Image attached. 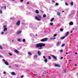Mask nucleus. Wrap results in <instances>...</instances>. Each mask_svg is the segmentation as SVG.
<instances>
[{
	"instance_id": "774afa93",
	"label": "nucleus",
	"mask_w": 78,
	"mask_h": 78,
	"mask_svg": "<svg viewBox=\"0 0 78 78\" xmlns=\"http://www.w3.org/2000/svg\"><path fill=\"white\" fill-rule=\"evenodd\" d=\"M77 66L76 64L75 65V66Z\"/></svg>"
},
{
	"instance_id": "680f3d73",
	"label": "nucleus",
	"mask_w": 78,
	"mask_h": 78,
	"mask_svg": "<svg viewBox=\"0 0 78 78\" xmlns=\"http://www.w3.org/2000/svg\"><path fill=\"white\" fill-rule=\"evenodd\" d=\"M41 12H43V11L41 10Z\"/></svg>"
},
{
	"instance_id": "6e6d98bb",
	"label": "nucleus",
	"mask_w": 78,
	"mask_h": 78,
	"mask_svg": "<svg viewBox=\"0 0 78 78\" xmlns=\"http://www.w3.org/2000/svg\"><path fill=\"white\" fill-rule=\"evenodd\" d=\"M68 61H69V62H70V61H71V60H69Z\"/></svg>"
},
{
	"instance_id": "13d9d810",
	"label": "nucleus",
	"mask_w": 78,
	"mask_h": 78,
	"mask_svg": "<svg viewBox=\"0 0 78 78\" xmlns=\"http://www.w3.org/2000/svg\"><path fill=\"white\" fill-rule=\"evenodd\" d=\"M67 54H68V53L66 52V55H67Z\"/></svg>"
},
{
	"instance_id": "39448f33",
	"label": "nucleus",
	"mask_w": 78,
	"mask_h": 78,
	"mask_svg": "<svg viewBox=\"0 0 78 78\" xmlns=\"http://www.w3.org/2000/svg\"><path fill=\"white\" fill-rule=\"evenodd\" d=\"M2 61H3L4 62H5V64L6 65H7V66H8V65H9V64L8 63V62L5 61V59H3Z\"/></svg>"
},
{
	"instance_id": "864d4df0",
	"label": "nucleus",
	"mask_w": 78,
	"mask_h": 78,
	"mask_svg": "<svg viewBox=\"0 0 78 78\" xmlns=\"http://www.w3.org/2000/svg\"><path fill=\"white\" fill-rule=\"evenodd\" d=\"M50 39H51V40H52V39H53V38H51Z\"/></svg>"
},
{
	"instance_id": "c85d7f7f",
	"label": "nucleus",
	"mask_w": 78,
	"mask_h": 78,
	"mask_svg": "<svg viewBox=\"0 0 78 78\" xmlns=\"http://www.w3.org/2000/svg\"><path fill=\"white\" fill-rule=\"evenodd\" d=\"M64 45H65V44H63L62 45V47H64Z\"/></svg>"
},
{
	"instance_id": "de8ad7c7",
	"label": "nucleus",
	"mask_w": 78,
	"mask_h": 78,
	"mask_svg": "<svg viewBox=\"0 0 78 78\" xmlns=\"http://www.w3.org/2000/svg\"><path fill=\"white\" fill-rule=\"evenodd\" d=\"M60 59H63V57H61Z\"/></svg>"
},
{
	"instance_id": "9d476101",
	"label": "nucleus",
	"mask_w": 78,
	"mask_h": 78,
	"mask_svg": "<svg viewBox=\"0 0 78 78\" xmlns=\"http://www.w3.org/2000/svg\"><path fill=\"white\" fill-rule=\"evenodd\" d=\"M34 59H36L38 57L37 55L36 54L35 55H34Z\"/></svg>"
},
{
	"instance_id": "4be33fe9",
	"label": "nucleus",
	"mask_w": 78,
	"mask_h": 78,
	"mask_svg": "<svg viewBox=\"0 0 78 78\" xmlns=\"http://www.w3.org/2000/svg\"><path fill=\"white\" fill-rule=\"evenodd\" d=\"M10 20H14V18L13 17H11L10 18Z\"/></svg>"
},
{
	"instance_id": "2eb2a0df",
	"label": "nucleus",
	"mask_w": 78,
	"mask_h": 78,
	"mask_svg": "<svg viewBox=\"0 0 78 78\" xmlns=\"http://www.w3.org/2000/svg\"><path fill=\"white\" fill-rule=\"evenodd\" d=\"M11 74L12 75H16V73L14 72H12L11 73Z\"/></svg>"
},
{
	"instance_id": "49530a36",
	"label": "nucleus",
	"mask_w": 78,
	"mask_h": 78,
	"mask_svg": "<svg viewBox=\"0 0 78 78\" xmlns=\"http://www.w3.org/2000/svg\"><path fill=\"white\" fill-rule=\"evenodd\" d=\"M52 2H53V3H55V2L54 0H52Z\"/></svg>"
},
{
	"instance_id": "4d7b16f0",
	"label": "nucleus",
	"mask_w": 78,
	"mask_h": 78,
	"mask_svg": "<svg viewBox=\"0 0 78 78\" xmlns=\"http://www.w3.org/2000/svg\"><path fill=\"white\" fill-rule=\"evenodd\" d=\"M6 6L4 7L5 9H6Z\"/></svg>"
},
{
	"instance_id": "f257e3e1",
	"label": "nucleus",
	"mask_w": 78,
	"mask_h": 78,
	"mask_svg": "<svg viewBox=\"0 0 78 78\" xmlns=\"http://www.w3.org/2000/svg\"><path fill=\"white\" fill-rule=\"evenodd\" d=\"M45 44H38L36 45V48H38V49L41 50V49H42V47H45Z\"/></svg>"
},
{
	"instance_id": "423d86ee",
	"label": "nucleus",
	"mask_w": 78,
	"mask_h": 78,
	"mask_svg": "<svg viewBox=\"0 0 78 78\" xmlns=\"http://www.w3.org/2000/svg\"><path fill=\"white\" fill-rule=\"evenodd\" d=\"M50 56H51V57H52V58H54V59H55V60L57 59V58H56V57L54 55H53L51 54L50 55Z\"/></svg>"
},
{
	"instance_id": "bf43d9fd",
	"label": "nucleus",
	"mask_w": 78,
	"mask_h": 78,
	"mask_svg": "<svg viewBox=\"0 0 78 78\" xmlns=\"http://www.w3.org/2000/svg\"><path fill=\"white\" fill-rule=\"evenodd\" d=\"M75 54L76 55H77V52L75 53Z\"/></svg>"
},
{
	"instance_id": "79ce46f5",
	"label": "nucleus",
	"mask_w": 78,
	"mask_h": 78,
	"mask_svg": "<svg viewBox=\"0 0 78 78\" xmlns=\"http://www.w3.org/2000/svg\"><path fill=\"white\" fill-rule=\"evenodd\" d=\"M43 58H44V59H46V58H45V56H43Z\"/></svg>"
},
{
	"instance_id": "4468645a",
	"label": "nucleus",
	"mask_w": 78,
	"mask_h": 78,
	"mask_svg": "<svg viewBox=\"0 0 78 78\" xmlns=\"http://www.w3.org/2000/svg\"><path fill=\"white\" fill-rule=\"evenodd\" d=\"M73 22L72 21L70 22L69 23V25H73Z\"/></svg>"
},
{
	"instance_id": "412c9836",
	"label": "nucleus",
	"mask_w": 78,
	"mask_h": 78,
	"mask_svg": "<svg viewBox=\"0 0 78 78\" xmlns=\"http://www.w3.org/2000/svg\"><path fill=\"white\" fill-rule=\"evenodd\" d=\"M44 61L45 62H47V58L45 59Z\"/></svg>"
},
{
	"instance_id": "72a5a7b5",
	"label": "nucleus",
	"mask_w": 78,
	"mask_h": 78,
	"mask_svg": "<svg viewBox=\"0 0 78 78\" xmlns=\"http://www.w3.org/2000/svg\"><path fill=\"white\" fill-rule=\"evenodd\" d=\"M48 58H49V59H51V57H50V56H48Z\"/></svg>"
},
{
	"instance_id": "c756f323",
	"label": "nucleus",
	"mask_w": 78,
	"mask_h": 78,
	"mask_svg": "<svg viewBox=\"0 0 78 78\" xmlns=\"http://www.w3.org/2000/svg\"><path fill=\"white\" fill-rule=\"evenodd\" d=\"M0 49H1V50L3 49V47L1 45H0Z\"/></svg>"
},
{
	"instance_id": "7c9ffc66",
	"label": "nucleus",
	"mask_w": 78,
	"mask_h": 78,
	"mask_svg": "<svg viewBox=\"0 0 78 78\" xmlns=\"http://www.w3.org/2000/svg\"><path fill=\"white\" fill-rule=\"evenodd\" d=\"M55 67H59V65L56 64V65H55Z\"/></svg>"
},
{
	"instance_id": "5701e85b",
	"label": "nucleus",
	"mask_w": 78,
	"mask_h": 78,
	"mask_svg": "<svg viewBox=\"0 0 78 78\" xmlns=\"http://www.w3.org/2000/svg\"><path fill=\"white\" fill-rule=\"evenodd\" d=\"M21 40L20 39L18 38L17 39V41L18 42H20Z\"/></svg>"
},
{
	"instance_id": "c9c22d12",
	"label": "nucleus",
	"mask_w": 78,
	"mask_h": 78,
	"mask_svg": "<svg viewBox=\"0 0 78 78\" xmlns=\"http://www.w3.org/2000/svg\"><path fill=\"white\" fill-rule=\"evenodd\" d=\"M57 36V34H55L54 36L53 37H56V36Z\"/></svg>"
},
{
	"instance_id": "6ab92c4d",
	"label": "nucleus",
	"mask_w": 78,
	"mask_h": 78,
	"mask_svg": "<svg viewBox=\"0 0 78 78\" xmlns=\"http://www.w3.org/2000/svg\"><path fill=\"white\" fill-rule=\"evenodd\" d=\"M78 30V27H76L75 28V30L76 31H77Z\"/></svg>"
},
{
	"instance_id": "f8f14e48",
	"label": "nucleus",
	"mask_w": 78,
	"mask_h": 78,
	"mask_svg": "<svg viewBox=\"0 0 78 78\" xmlns=\"http://www.w3.org/2000/svg\"><path fill=\"white\" fill-rule=\"evenodd\" d=\"M21 33V31L20 30L18 31L17 33H16V34L19 35Z\"/></svg>"
},
{
	"instance_id": "4c0bfd02",
	"label": "nucleus",
	"mask_w": 78,
	"mask_h": 78,
	"mask_svg": "<svg viewBox=\"0 0 78 78\" xmlns=\"http://www.w3.org/2000/svg\"><path fill=\"white\" fill-rule=\"evenodd\" d=\"M63 51L62 50H61L60 51V53H62Z\"/></svg>"
},
{
	"instance_id": "0e129e2a",
	"label": "nucleus",
	"mask_w": 78,
	"mask_h": 78,
	"mask_svg": "<svg viewBox=\"0 0 78 78\" xmlns=\"http://www.w3.org/2000/svg\"><path fill=\"white\" fill-rule=\"evenodd\" d=\"M29 2H28L27 3V4H29Z\"/></svg>"
},
{
	"instance_id": "a211bd4d",
	"label": "nucleus",
	"mask_w": 78,
	"mask_h": 78,
	"mask_svg": "<svg viewBox=\"0 0 78 78\" xmlns=\"http://www.w3.org/2000/svg\"><path fill=\"white\" fill-rule=\"evenodd\" d=\"M65 37H66V36H65L64 37H61L60 38V39H62H62H64Z\"/></svg>"
},
{
	"instance_id": "f03ea898",
	"label": "nucleus",
	"mask_w": 78,
	"mask_h": 78,
	"mask_svg": "<svg viewBox=\"0 0 78 78\" xmlns=\"http://www.w3.org/2000/svg\"><path fill=\"white\" fill-rule=\"evenodd\" d=\"M37 16L35 17V19L37 20H38V21H41V19H42V16H41L39 15H37Z\"/></svg>"
},
{
	"instance_id": "338daca9",
	"label": "nucleus",
	"mask_w": 78,
	"mask_h": 78,
	"mask_svg": "<svg viewBox=\"0 0 78 78\" xmlns=\"http://www.w3.org/2000/svg\"><path fill=\"white\" fill-rule=\"evenodd\" d=\"M71 33H72V31H71Z\"/></svg>"
},
{
	"instance_id": "a878e982",
	"label": "nucleus",
	"mask_w": 78,
	"mask_h": 78,
	"mask_svg": "<svg viewBox=\"0 0 78 78\" xmlns=\"http://www.w3.org/2000/svg\"><path fill=\"white\" fill-rule=\"evenodd\" d=\"M43 17H44V18H45V17H46V15H43Z\"/></svg>"
},
{
	"instance_id": "cd10ccee",
	"label": "nucleus",
	"mask_w": 78,
	"mask_h": 78,
	"mask_svg": "<svg viewBox=\"0 0 78 78\" xmlns=\"http://www.w3.org/2000/svg\"><path fill=\"white\" fill-rule=\"evenodd\" d=\"M70 5H73V2H71L70 3Z\"/></svg>"
},
{
	"instance_id": "5fc2aeb1",
	"label": "nucleus",
	"mask_w": 78,
	"mask_h": 78,
	"mask_svg": "<svg viewBox=\"0 0 78 78\" xmlns=\"http://www.w3.org/2000/svg\"><path fill=\"white\" fill-rule=\"evenodd\" d=\"M56 39V38H55V37L53 38V39Z\"/></svg>"
},
{
	"instance_id": "bb28decb",
	"label": "nucleus",
	"mask_w": 78,
	"mask_h": 78,
	"mask_svg": "<svg viewBox=\"0 0 78 78\" xmlns=\"http://www.w3.org/2000/svg\"><path fill=\"white\" fill-rule=\"evenodd\" d=\"M53 25V23H50V25H51V26H52V25Z\"/></svg>"
},
{
	"instance_id": "052dcab7",
	"label": "nucleus",
	"mask_w": 78,
	"mask_h": 78,
	"mask_svg": "<svg viewBox=\"0 0 78 78\" xmlns=\"http://www.w3.org/2000/svg\"><path fill=\"white\" fill-rule=\"evenodd\" d=\"M36 75H37V74H35V75H34V76H36Z\"/></svg>"
},
{
	"instance_id": "ea45409f",
	"label": "nucleus",
	"mask_w": 78,
	"mask_h": 78,
	"mask_svg": "<svg viewBox=\"0 0 78 78\" xmlns=\"http://www.w3.org/2000/svg\"><path fill=\"white\" fill-rule=\"evenodd\" d=\"M65 4L67 6H68L69 5V4H68V3L65 2Z\"/></svg>"
},
{
	"instance_id": "a18cd8bd",
	"label": "nucleus",
	"mask_w": 78,
	"mask_h": 78,
	"mask_svg": "<svg viewBox=\"0 0 78 78\" xmlns=\"http://www.w3.org/2000/svg\"><path fill=\"white\" fill-rule=\"evenodd\" d=\"M23 0H20V2H23Z\"/></svg>"
},
{
	"instance_id": "473e14b6",
	"label": "nucleus",
	"mask_w": 78,
	"mask_h": 78,
	"mask_svg": "<svg viewBox=\"0 0 78 78\" xmlns=\"http://www.w3.org/2000/svg\"><path fill=\"white\" fill-rule=\"evenodd\" d=\"M56 6H58L59 5V4L58 3H56L55 4Z\"/></svg>"
},
{
	"instance_id": "37998d69",
	"label": "nucleus",
	"mask_w": 78,
	"mask_h": 78,
	"mask_svg": "<svg viewBox=\"0 0 78 78\" xmlns=\"http://www.w3.org/2000/svg\"><path fill=\"white\" fill-rule=\"evenodd\" d=\"M0 58H3V56L2 55H0Z\"/></svg>"
},
{
	"instance_id": "20e7f679",
	"label": "nucleus",
	"mask_w": 78,
	"mask_h": 78,
	"mask_svg": "<svg viewBox=\"0 0 78 78\" xmlns=\"http://www.w3.org/2000/svg\"><path fill=\"white\" fill-rule=\"evenodd\" d=\"M7 29H8V28L7 27H5L4 28L3 31L4 32V33L5 34H6L7 33Z\"/></svg>"
},
{
	"instance_id": "c03bdc74",
	"label": "nucleus",
	"mask_w": 78,
	"mask_h": 78,
	"mask_svg": "<svg viewBox=\"0 0 78 78\" xmlns=\"http://www.w3.org/2000/svg\"><path fill=\"white\" fill-rule=\"evenodd\" d=\"M15 66H16V67H19V66H18V65H15Z\"/></svg>"
},
{
	"instance_id": "f3484780",
	"label": "nucleus",
	"mask_w": 78,
	"mask_h": 78,
	"mask_svg": "<svg viewBox=\"0 0 78 78\" xmlns=\"http://www.w3.org/2000/svg\"><path fill=\"white\" fill-rule=\"evenodd\" d=\"M35 12L36 13V14H39V11L38 10H36V11H35Z\"/></svg>"
},
{
	"instance_id": "0eeeda50",
	"label": "nucleus",
	"mask_w": 78,
	"mask_h": 78,
	"mask_svg": "<svg viewBox=\"0 0 78 78\" xmlns=\"http://www.w3.org/2000/svg\"><path fill=\"white\" fill-rule=\"evenodd\" d=\"M20 20L18 21H17V23L16 24V25H17V26H19V25H20Z\"/></svg>"
},
{
	"instance_id": "393cba45",
	"label": "nucleus",
	"mask_w": 78,
	"mask_h": 78,
	"mask_svg": "<svg viewBox=\"0 0 78 78\" xmlns=\"http://www.w3.org/2000/svg\"><path fill=\"white\" fill-rule=\"evenodd\" d=\"M53 20H54V18H52L51 20V21L52 22Z\"/></svg>"
},
{
	"instance_id": "dca6fc26",
	"label": "nucleus",
	"mask_w": 78,
	"mask_h": 78,
	"mask_svg": "<svg viewBox=\"0 0 78 78\" xmlns=\"http://www.w3.org/2000/svg\"><path fill=\"white\" fill-rule=\"evenodd\" d=\"M69 34V32H67L65 35V37H66V36H68V34Z\"/></svg>"
},
{
	"instance_id": "aec40b11",
	"label": "nucleus",
	"mask_w": 78,
	"mask_h": 78,
	"mask_svg": "<svg viewBox=\"0 0 78 78\" xmlns=\"http://www.w3.org/2000/svg\"><path fill=\"white\" fill-rule=\"evenodd\" d=\"M28 55H30V56H31V55H32V54H31V53L30 52H28Z\"/></svg>"
},
{
	"instance_id": "1a4fd4ad",
	"label": "nucleus",
	"mask_w": 78,
	"mask_h": 78,
	"mask_svg": "<svg viewBox=\"0 0 78 78\" xmlns=\"http://www.w3.org/2000/svg\"><path fill=\"white\" fill-rule=\"evenodd\" d=\"M37 53L38 56H41V52L39 51H38L37 52Z\"/></svg>"
},
{
	"instance_id": "3c124183",
	"label": "nucleus",
	"mask_w": 78,
	"mask_h": 78,
	"mask_svg": "<svg viewBox=\"0 0 78 78\" xmlns=\"http://www.w3.org/2000/svg\"><path fill=\"white\" fill-rule=\"evenodd\" d=\"M4 8V7L3 6H2L1 8V9H3Z\"/></svg>"
},
{
	"instance_id": "2f4dec72",
	"label": "nucleus",
	"mask_w": 78,
	"mask_h": 78,
	"mask_svg": "<svg viewBox=\"0 0 78 78\" xmlns=\"http://www.w3.org/2000/svg\"><path fill=\"white\" fill-rule=\"evenodd\" d=\"M23 42H25V39H23Z\"/></svg>"
},
{
	"instance_id": "b1692460",
	"label": "nucleus",
	"mask_w": 78,
	"mask_h": 78,
	"mask_svg": "<svg viewBox=\"0 0 78 78\" xmlns=\"http://www.w3.org/2000/svg\"><path fill=\"white\" fill-rule=\"evenodd\" d=\"M8 54L9 55V56H12V54L11 53H9Z\"/></svg>"
},
{
	"instance_id": "e433bc0d",
	"label": "nucleus",
	"mask_w": 78,
	"mask_h": 78,
	"mask_svg": "<svg viewBox=\"0 0 78 78\" xmlns=\"http://www.w3.org/2000/svg\"><path fill=\"white\" fill-rule=\"evenodd\" d=\"M60 31H63V29H60Z\"/></svg>"
},
{
	"instance_id": "69168bd1",
	"label": "nucleus",
	"mask_w": 78,
	"mask_h": 78,
	"mask_svg": "<svg viewBox=\"0 0 78 78\" xmlns=\"http://www.w3.org/2000/svg\"><path fill=\"white\" fill-rule=\"evenodd\" d=\"M12 42H14V40H12Z\"/></svg>"
},
{
	"instance_id": "7ed1b4c3",
	"label": "nucleus",
	"mask_w": 78,
	"mask_h": 78,
	"mask_svg": "<svg viewBox=\"0 0 78 78\" xmlns=\"http://www.w3.org/2000/svg\"><path fill=\"white\" fill-rule=\"evenodd\" d=\"M48 39V38H44L41 40V42H45V41H47Z\"/></svg>"
},
{
	"instance_id": "ddd939ff",
	"label": "nucleus",
	"mask_w": 78,
	"mask_h": 78,
	"mask_svg": "<svg viewBox=\"0 0 78 78\" xmlns=\"http://www.w3.org/2000/svg\"><path fill=\"white\" fill-rule=\"evenodd\" d=\"M57 15L58 16H61V13H60L59 12H57Z\"/></svg>"
},
{
	"instance_id": "a19ab883",
	"label": "nucleus",
	"mask_w": 78,
	"mask_h": 78,
	"mask_svg": "<svg viewBox=\"0 0 78 78\" xmlns=\"http://www.w3.org/2000/svg\"><path fill=\"white\" fill-rule=\"evenodd\" d=\"M3 27H4V28H6V25H4L3 26Z\"/></svg>"
},
{
	"instance_id": "9b49d317",
	"label": "nucleus",
	"mask_w": 78,
	"mask_h": 78,
	"mask_svg": "<svg viewBox=\"0 0 78 78\" xmlns=\"http://www.w3.org/2000/svg\"><path fill=\"white\" fill-rule=\"evenodd\" d=\"M14 51L15 52V53H17L18 54H19V51L17 50H14Z\"/></svg>"
},
{
	"instance_id": "8fccbe9b",
	"label": "nucleus",
	"mask_w": 78,
	"mask_h": 78,
	"mask_svg": "<svg viewBox=\"0 0 78 78\" xmlns=\"http://www.w3.org/2000/svg\"><path fill=\"white\" fill-rule=\"evenodd\" d=\"M6 72H4L3 73H4V74H6Z\"/></svg>"
},
{
	"instance_id": "f704fd0d",
	"label": "nucleus",
	"mask_w": 78,
	"mask_h": 78,
	"mask_svg": "<svg viewBox=\"0 0 78 78\" xmlns=\"http://www.w3.org/2000/svg\"><path fill=\"white\" fill-rule=\"evenodd\" d=\"M0 14H2V13H3V12H2V11L1 10H0Z\"/></svg>"
},
{
	"instance_id": "6e6552de",
	"label": "nucleus",
	"mask_w": 78,
	"mask_h": 78,
	"mask_svg": "<svg viewBox=\"0 0 78 78\" xmlns=\"http://www.w3.org/2000/svg\"><path fill=\"white\" fill-rule=\"evenodd\" d=\"M60 44H61V42H58L57 43L56 45L57 46H59V45H60Z\"/></svg>"
},
{
	"instance_id": "e2e57ef3",
	"label": "nucleus",
	"mask_w": 78,
	"mask_h": 78,
	"mask_svg": "<svg viewBox=\"0 0 78 78\" xmlns=\"http://www.w3.org/2000/svg\"><path fill=\"white\" fill-rule=\"evenodd\" d=\"M65 12V11H62V12Z\"/></svg>"
},
{
	"instance_id": "09e8293b",
	"label": "nucleus",
	"mask_w": 78,
	"mask_h": 78,
	"mask_svg": "<svg viewBox=\"0 0 78 78\" xmlns=\"http://www.w3.org/2000/svg\"><path fill=\"white\" fill-rule=\"evenodd\" d=\"M9 68H11V66H9Z\"/></svg>"
},
{
	"instance_id": "603ef678",
	"label": "nucleus",
	"mask_w": 78,
	"mask_h": 78,
	"mask_svg": "<svg viewBox=\"0 0 78 78\" xmlns=\"http://www.w3.org/2000/svg\"><path fill=\"white\" fill-rule=\"evenodd\" d=\"M23 76H21V78H23Z\"/></svg>"
},
{
	"instance_id": "58836bf2",
	"label": "nucleus",
	"mask_w": 78,
	"mask_h": 78,
	"mask_svg": "<svg viewBox=\"0 0 78 78\" xmlns=\"http://www.w3.org/2000/svg\"><path fill=\"white\" fill-rule=\"evenodd\" d=\"M5 34V33H4V32H2L1 33V34Z\"/></svg>"
}]
</instances>
